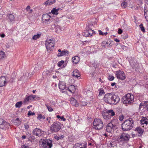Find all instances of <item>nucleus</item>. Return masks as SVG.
Returning <instances> with one entry per match:
<instances>
[{
	"label": "nucleus",
	"mask_w": 148,
	"mask_h": 148,
	"mask_svg": "<svg viewBox=\"0 0 148 148\" xmlns=\"http://www.w3.org/2000/svg\"><path fill=\"white\" fill-rule=\"evenodd\" d=\"M87 94H90L91 95H92V93L91 92H90L89 91H88L87 92Z\"/></svg>",
	"instance_id": "774afa93"
},
{
	"label": "nucleus",
	"mask_w": 148,
	"mask_h": 148,
	"mask_svg": "<svg viewBox=\"0 0 148 148\" xmlns=\"http://www.w3.org/2000/svg\"><path fill=\"white\" fill-rule=\"evenodd\" d=\"M148 11L144 7V14L147 13Z\"/></svg>",
	"instance_id": "e2e57ef3"
},
{
	"label": "nucleus",
	"mask_w": 148,
	"mask_h": 148,
	"mask_svg": "<svg viewBox=\"0 0 148 148\" xmlns=\"http://www.w3.org/2000/svg\"><path fill=\"white\" fill-rule=\"evenodd\" d=\"M106 128L107 132L110 133L114 129H116V126L115 125H113L112 123H110L107 125Z\"/></svg>",
	"instance_id": "f8f14e48"
},
{
	"label": "nucleus",
	"mask_w": 148,
	"mask_h": 148,
	"mask_svg": "<svg viewBox=\"0 0 148 148\" xmlns=\"http://www.w3.org/2000/svg\"><path fill=\"white\" fill-rule=\"evenodd\" d=\"M138 134V136H141L143 134L144 130L141 127H136L135 130Z\"/></svg>",
	"instance_id": "6ab92c4d"
},
{
	"label": "nucleus",
	"mask_w": 148,
	"mask_h": 148,
	"mask_svg": "<svg viewBox=\"0 0 148 148\" xmlns=\"http://www.w3.org/2000/svg\"><path fill=\"white\" fill-rule=\"evenodd\" d=\"M99 95H101L103 94H104L105 93L104 90L103 89L100 88L99 90Z\"/></svg>",
	"instance_id": "4c0bfd02"
},
{
	"label": "nucleus",
	"mask_w": 148,
	"mask_h": 148,
	"mask_svg": "<svg viewBox=\"0 0 148 148\" xmlns=\"http://www.w3.org/2000/svg\"><path fill=\"white\" fill-rule=\"evenodd\" d=\"M24 126L25 127V128L26 129H28L29 127V125L27 124H24Z\"/></svg>",
	"instance_id": "6e6d98bb"
},
{
	"label": "nucleus",
	"mask_w": 148,
	"mask_h": 148,
	"mask_svg": "<svg viewBox=\"0 0 148 148\" xmlns=\"http://www.w3.org/2000/svg\"><path fill=\"white\" fill-rule=\"evenodd\" d=\"M128 37L127 35V34H123L121 36V38L123 39H125Z\"/></svg>",
	"instance_id": "37998d69"
},
{
	"label": "nucleus",
	"mask_w": 148,
	"mask_h": 148,
	"mask_svg": "<svg viewBox=\"0 0 148 148\" xmlns=\"http://www.w3.org/2000/svg\"><path fill=\"white\" fill-rule=\"evenodd\" d=\"M111 43L110 41H103L101 43V46L104 47V48H106L109 47Z\"/></svg>",
	"instance_id": "412c9836"
},
{
	"label": "nucleus",
	"mask_w": 148,
	"mask_h": 148,
	"mask_svg": "<svg viewBox=\"0 0 148 148\" xmlns=\"http://www.w3.org/2000/svg\"><path fill=\"white\" fill-rule=\"evenodd\" d=\"M54 41L52 39H47L45 41V45L47 50L48 51L52 50L54 46Z\"/></svg>",
	"instance_id": "0eeeda50"
},
{
	"label": "nucleus",
	"mask_w": 148,
	"mask_h": 148,
	"mask_svg": "<svg viewBox=\"0 0 148 148\" xmlns=\"http://www.w3.org/2000/svg\"><path fill=\"white\" fill-rule=\"evenodd\" d=\"M5 36V34H1L0 35L1 37L2 38L4 37Z\"/></svg>",
	"instance_id": "69168bd1"
},
{
	"label": "nucleus",
	"mask_w": 148,
	"mask_h": 148,
	"mask_svg": "<svg viewBox=\"0 0 148 148\" xmlns=\"http://www.w3.org/2000/svg\"><path fill=\"white\" fill-rule=\"evenodd\" d=\"M134 126V121L132 118L125 120L122 124V129L124 131H127L131 129Z\"/></svg>",
	"instance_id": "f257e3e1"
},
{
	"label": "nucleus",
	"mask_w": 148,
	"mask_h": 148,
	"mask_svg": "<svg viewBox=\"0 0 148 148\" xmlns=\"http://www.w3.org/2000/svg\"><path fill=\"white\" fill-rule=\"evenodd\" d=\"M107 112L110 116L111 115V116H113L115 114L114 112L112 110H108Z\"/></svg>",
	"instance_id": "c9c22d12"
},
{
	"label": "nucleus",
	"mask_w": 148,
	"mask_h": 148,
	"mask_svg": "<svg viewBox=\"0 0 148 148\" xmlns=\"http://www.w3.org/2000/svg\"><path fill=\"white\" fill-rule=\"evenodd\" d=\"M70 103L73 106L75 107H77L78 106L77 101L74 98H71L70 99Z\"/></svg>",
	"instance_id": "b1692460"
},
{
	"label": "nucleus",
	"mask_w": 148,
	"mask_h": 148,
	"mask_svg": "<svg viewBox=\"0 0 148 148\" xmlns=\"http://www.w3.org/2000/svg\"><path fill=\"white\" fill-rule=\"evenodd\" d=\"M108 78L110 81H112L114 79V77L113 76L109 75L108 76Z\"/></svg>",
	"instance_id": "a18cd8bd"
},
{
	"label": "nucleus",
	"mask_w": 148,
	"mask_h": 148,
	"mask_svg": "<svg viewBox=\"0 0 148 148\" xmlns=\"http://www.w3.org/2000/svg\"><path fill=\"white\" fill-rule=\"evenodd\" d=\"M69 53V51L66 49H64L61 51V52L57 54V56L58 57L62 56L65 55L66 54H68Z\"/></svg>",
	"instance_id": "4be33fe9"
},
{
	"label": "nucleus",
	"mask_w": 148,
	"mask_h": 148,
	"mask_svg": "<svg viewBox=\"0 0 148 148\" xmlns=\"http://www.w3.org/2000/svg\"><path fill=\"white\" fill-rule=\"evenodd\" d=\"M7 17L10 22H14V16L12 14H8L7 15Z\"/></svg>",
	"instance_id": "bb28decb"
},
{
	"label": "nucleus",
	"mask_w": 148,
	"mask_h": 148,
	"mask_svg": "<svg viewBox=\"0 0 148 148\" xmlns=\"http://www.w3.org/2000/svg\"><path fill=\"white\" fill-rule=\"evenodd\" d=\"M5 76H2L0 77V87L5 86L6 82Z\"/></svg>",
	"instance_id": "a211bd4d"
},
{
	"label": "nucleus",
	"mask_w": 148,
	"mask_h": 148,
	"mask_svg": "<svg viewBox=\"0 0 148 148\" xmlns=\"http://www.w3.org/2000/svg\"><path fill=\"white\" fill-rule=\"evenodd\" d=\"M64 61L63 60H61L58 63V66L60 67L64 63Z\"/></svg>",
	"instance_id": "49530a36"
},
{
	"label": "nucleus",
	"mask_w": 148,
	"mask_h": 148,
	"mask_svg": "<svg viewBox=\"0 0 148 148\" xmlns=\"http://www.w3.org/2000/svg\"><path fill=\"white\" fill-rule=\"evenodd\" d=\"M127 5V3L125 2V1H123V2L121 3V5L122 7L123 8H126Z\"/></svg>",
	"instance_id": "ea45409f"
},
{
	"label": "nucleus",
	"mask_w": 148,
	"mask_h": 148,
	"mask_svg": "<svg viewBox=\"0 0 148 148\" xmlns=\"http://www.w3.org/2000/svg\"><path fill=\"white\" fill-rule=\"evenodd\" d=\"M72 60L74 64H77L79 61V57L78 56L73 57L72 58Z\"/></svg>",
	"instance_id": "393cba45"
},
{
	"label": "nucleus",
	"mask_w": 148,
	"mask_h": 148,
	"mask_svg": "<svg viewBox=\"0 0 148 148\" xmlns=\"http://www.w3.org/2000/svg\"><path fill=\"white\" fill-rule=\"evenodd\" d=\"M116 145V143L114 142L111 141L108 144V146L111 148L112 147H115Z\"/></svg>",
	"instance_id": "7c9ffc66"
},
{
	"label": "nucleus",
	"mask_w": 148,
	"mask_h": 148,
	"mask_svg": "<svg viewBox=\"0 0 148 148\" xmlns=\"http://www.w3.org/2000/svg\"><path fill=\"white\" fill-rule=\"evenodd\" d=\"M62 125L59 122H55L51 126V130L53 132H57L61 129Z\"/></svg>",
	"instance_id": "39448f33"
},
{
	"label": "nucleus",
	"mask_w": 148,
	"mask_h": 148,
	"mask_svg": "<svg viewBox=\"0 0 148 148\" xmlns=\"http://www.w3.org/2000/svg\"><path fill=\"white\" fill-rule=\"evenodd\" d=\"M145 105L147 108V110L148 111V101H146L145 103Z\"/></svg>",
	"instance_id": "603ef678"
},
{
	"label": "nucleus",
	"mask_w": 148,
	"mask_h": 148,
	"mask_svg": "<svg viewBox=\"0 0 148 148\" xmlns=\"http://www.w3.org/2000/svg\"><path fill=\"white\" fill-rule=\"evenodd\" d=\"M36 97L35 95H31L27 96L25 98V99L23 103L25 104L27 103V102L29 101L34 100V97Z\"/></svg>",
	"instance_id": "f3484780"
},
{
	"label": "nucleus",
	"mask_w": 148,
	"mask_h": 148,
	"mask_svg": "<svg viewBox=\"0 0 148 148\" xmlns=\"http://www.w3.org/2000/svg\"><path fill=\"white\" fill-rule=\"evenodd\" d=\"M40 99V98L37 96L36 95V97H34V100H38Z\"/></svg>",
	"instance_id": "3c124183"
},
{
	"label": "nucleus",
	"mask_w": 148,
	"mask_h": 148,
	"mask_svg": "<svg viewBox=\"0 0 148 148\" xmlns=\"http://www.w3.org/2000/svg\"><path fill=\"white\" fill-rule=\"evenodd\" d=\"M123 32V31L121 29H118V33L119 34H121Z\"/></svg>",
	"instance_id": "bf43d9fd"
},
{
	"label": "nucleus",
	"mask_w": 148,
	"mask_h": 148,
	"mask_svg": "<svg viewBox=\"0 0 148 148\" xmlns=\"http://www.w3.org/2000/svg\"><path fill=\"white\" fill-rule=\"evenodd\" d=\"M22 102L21 101L18 102L16 103L15 104V107L16 108H19L21 106Z\"/></svg>",
	"instance_id": "e433bc0d"
},
{
	"label": "nucleus",
	"mask_w": 148,
	"mask_h": 148,
	"mask_svg": "<svg viewBox=\"0 0 148 148\" xmlns=\"http://www.w3.org/2000/svg\"><path fill=\"white\" fill-rule=\"evenodd\" d=\"M73 75L76 78H78L80 76V74L78 70L75 69L73 72Z\"/></svg>",
	"instance_id": "a878e982"
},
{
	"label": "nucleus",
	"mask_w": 148,
	"mask_h": 148,
	"mask_svg": "<svg viewBox=\"0 0 148 148\" xmlns=\"http://www.w3.org/2000/svg\"><path fill=\"white\" fill-rule=\"evenodd\" d=\"M103 126V122L99 119L96 118L93 122V127L97 130L102 129Z\"/></svg>",
	"instance_id": "7ed1b4c3"
},
{
	"label": "nucleus",
	"mask_w": 148,
	"mask_h": 148,
	"mask_svg": "<svg viewBox=\"0 0 148 148\" xmlns=\"http://www.w3.org/2000/svg\"><path fill=\"white\" fill-rule=\"evenodd\" d=\"M56 1V0H48L45 2L44 4L46 5H49L53 4Z\"/></svg>",
	"instance_id": "c85d7f7f"
},
{
	"label": "nucleus",
	"mask_w": 148,
	"mask_h": 148,
	"mask_svg": "<svg viewBox=\"0 0 148 148\" xmlns=\"http://www.w3.org/2000/svg\"><path fill=\"white\" fill-rule=\"evenodd\" d=\"M10 126V124L3 119H0V128L2 129H6Z\"/></svg>",
	"instance_id": "ddd939ff"
},
{
	"label": "nucleus",
	"mask_w": 148,
	"mask_h": 148,
	"mask_svg": "<svg viewBox=\"0 0 148 148\" xmlns=\"http://www.w3.org/2000/svg\"><path fill=\"white\" fill-rule=\"evenodd\" d=\"M92 25H87L86 27L85 31L83 33V35L85 37H90L92 36V34L95 33V32L91 29Z\"/></svg>",
	"instance_id": "20e7f679"
},
{
	"label": "nucleus",
	"mask_w": 148,
	"mask_h": 148,
	"mask_svg": "<svg viewBox=\"0 0 148 148\" xmlns=\"http://www.w3.org/2000/svg\"><path fill=\"white\" fill-rule=\"evenodd\" d=\"M39 144L40 148H51L52 147V142L50 140L41 139Z\"/></svg>",
	"instance_id": "f03ea898"
},
{
	"label": "nucleus",
	"mask_w": 148,
	"mask_h": 148,
	"mask_svg": "<svg viewBox=\"0 0 148 148\" xmlns=\"http://www.w3.org/2000/svg\"><path fill=\"white\" fill-rule=\"evenodd\" d=\"M102 115L104 119L106 120L109 119H110V116L109 115L108 112H102Z\"/></svg>",
	"instance_id": "cd10ccee"
},
{
	"label": "nucleus",
	"mask_w": 148,
	"mask_h": 148,
	"mask_svg": "<svg viewBox=\"0 0 148 148\" xmlns=\"http://www.w3.org/2000/svg\"><path fill=\"white\" fill-rule=\"evenodd\" d=\"M42 115L41 114L39 115L37 118V119L40 120L42 119Z\"/></svg>",
	"instance_id": "864d4df0"
},
{
	"label": "nucleus",
	"mask_w": 148,
	"mask_h": 148,
	"mask_svg": "<svg viewBox=\"0 0 148 148\" xmlns=\"http://www.w3.org/2000/svg\"><path fill=\"white\" fill-rule=\"evenodd\" d=\"M66 85L65 82H60L59 83V89L63 90L66 88Z\"/></svg>",
	"instance_id": "5701e85b"
},
{
	"label": "nucleus",
	"mask_w": 148,
	"mask_h": 148,
	"mask_svg": "<svg viewBox=\"0 0 148 148\" xmlns=\"http://www.w3.org/2000/svg\"><path fill=\"white\" fill-rule=\"evenodd\" d=\"M141 29V30L143 32L145 33V31L144 27L143 26V24H141L139 25Z\"/></svg>",
	"instance_id": "a19ab883"
},
{
	"label": "nucleus",
	"mask_w": 148,
	"mask_h": 148,
	"mask_svg": "<svg viewBox=\"0 0 148 148\" xmlns=\"http://www.w3.org/2000/svg\"><path fill=\"white\" fill-rule=\"evenodd\" d=\"M87 48H84L82 50V53L83 54H85L88 53V51H86Z\"/></svg>",
	"instance_id": "79ce46f5"
},
{
	"label": "nucleus",
	"mask_w": 148,
	"mask_h": 148,
	"mask_svg": "<svg viewBox=\"0 0 148 148\" xmlns=\"http://www.w3.org/2000/svg\"><path fill=\"white\" fill-rule=\"evenodd\" d=\"M16 121H17L18 122V123L17 124H16V125H18L20 124V121H19V119L18 118H17L16 119Z\"/></svg>",
	"instance_id": "4d7b16f0"
},
{
	"label": "nucleus",
	"mask_w": 148,
	"mask_h": 148,
	"mask_svg": "<svg viewBox=\"0 0 148 148\" xmlns=\"http://www.w3.org/2000/svg\"><path fill=\"white\" fill-rule=\"evenodd\" d=\"M144 16L147 21L148 22V12L147 13L144 14Z\"/></svg>",
	"instance_id": "8fccbe9b"
},
{
	"label": "nucleus",
	"mask_w": 148,
	"mask_h": 148,
	"mask_svg": "<svg viewBox=\"0 0 148 148\" xmlns=\"http://www.w3.org/2000/svg\"><path fill=\"white\" fill-rule=\"evenodd\" d=\"M28 115L29 116H31V115H35V113H34L30 111H29L28 113Z\"/></svg>",
	"instance_id": "09e8293b"
},
{
	"label": "nucleus",
	"mask_w": 148,
	"mask_h": 148,
	"mask_svg": "<svg viewBox=\"0 0 148 148\" xmlns=\"http://www.w3.org/2000/svg\"><path fill=\"white\" fill-rule=\"evenodd\" d=\"M51 17L47 14H44L42 17V22L44 24H49L51 21Z\"/></svg>",
	"instance_id": "6e6552de"
},
{
	"label": "nucleus",
	"mask_w": 148,
	"mask_h": 148,
	"mask_svg": "<svg viewBox=\"0 0 148 148\" xmlns=\"http://www.w3.org/2000/svg\"><path fill=\"white\" fill-rule=\"evenodd\" d=\"M45 106H46L49 112H52L53 111V109L52 108L51 106H50L48 103H45Z\"/></svg>",
	"instance_id": "473e14b6"
},
{
	"label": "nucleus",
	"mask_w": 148,
	"mask_h": 148,
	"mask_svg": "<svg viewBox=\"0 0 148 148\" xmlns=\"http://www.w3.org/2000/svg\"><path fill=\"white\" fill-rule=\"evenodd\" d=\"M114 40L115 41H116V42H119V40L117 38L114 39Z\"/></svg>",
	"instance_id": "338daca9"
},
{
	"label": "nucleus",
	"mask_w": 148,
	"mask_h": 148,
	"mask_svg": "<svg viewBox=\"0 0 148 148\" xmlns=\"http://www.w3.org/2000/svg\"><path fill=\"white\" fill-rule=\"evenodd\" d=\"M30 6L28 5L27 6V7H26V10L27 11H29L30 10Z\"/></svg>",
	"instance_id": "052dcab7"
},
{
	"label": "nucleus",
	"mask_w": 148,
	"mask_h": 148,
	"mask_svg": "<svg viewBox=\"0 0 148 148\" xmlns=\"http://www.w3.org/2000/svg\"><path fill=\"white\" fill-rule=\"evenodd\" d=\"M70 89H71L73 92H74L75 90V87L73 85H71L70 87Z\"/></svg>",
	"instance_id": "de8ad7c7"
},
{
	"label": "nucleus",
	"mask_w": 148,
	"mask_h": 148,
	"mask_svg": "<svg viewBox=\"0 0 148 148\" xmlns=\"http://www.w3.org/2000/svg\"><path fill=\"white\" fill-rule=\"evenodd\" d=\"M86 143L80 144L77 143L75 144V148H86Z\"/></svg>",
	"instance_id": "aec40b11"
},
{
	"label": "nucleus",
	"mask_w": 148,
	"mask_h": 148,
	"mask_svg": "<svg viewBox=\"0 0 148 148\" xmlns=\"http://www.w3.org/2000/svg\"><path fill=\"white\" fill-rule=\"evenodd\" d=\"M28 147L25 146V145H23L22 147L21 148H27Z\"/></svg>",
	"instance_id": "0e129e2a"
},
{
	"label": "nucleus",
	"mask_w": 148,
	"mask_h": 148,
	"mask_svg": "<svg viewBox=\"0 0 148 148\" xmlns=\"http://www.w3.org/2000/svg\"><path fill=\"white\" fill-rule=\"evenodd\" d=\"M57 117L58 118H60L61 120H62L63 121H65L66 119L65 118H64L63 116H60L58 115L57 116Z\"/></svg>",
	"instance_id": "c03bdc74"
},
{
	"label": "nucleus",
	"mask_w": 148,
	"mask_h": 148,
	"mask_svg": "<svg viewBox=\"0 0 148 148\" xmlns=\"http://www.w3.org/2000/svg\"><path fill=\"white\" fill-rule=\"evenodd\" d=\"M58 10L59 9H56L55 8H54L51 11V12L52 14L57 15L58 14Z\"/></svg>",
	"instance_id": "2f4dec72"
},
{
	"label": "nucleus",
	"mask_w": 148,
	"mask_h": 148,
	"mask_svg": "<svg viewBox=\"0 0 148 148\" xmlns=\"http://www.w3.org/2000/svg\"><path fill=\"white\" fill-rule=\"evenodd\" d=\"M113 94L108 93L106 94L103 98L104 101L106 103L111 104Z\"/></svg>",
	"instance_id": "1a4fd4ad"
},
{
	"label": "nucleus",
	"mask_w": 148,
	"mask_h": 148,
	"mask_svg": "<svg viewBox=\"0 0 148 148\" xmlns=\"http://www.w3.org/2000/svg\"><path fill=\"white\" fill-rule=\"evenodd\" d=\"M124 118V116L123 115L120 116L119 117V120L120 121H122L123 120Z\"/></svg>",
	"instance_id": "5fc2aeb1"
},
{
	"label": "nucleus",
	"mask_w": 148,
	"mask_h": 148,
	"mask_svg": "<svg viewBox=\"0 0 148 148\" xmlns=\"http://www.w3.org/2000/svg\"><path fill=\"white\" fill-rule=\"evenodd\" d=\"M41 36L40 34H38L36 35H34L32 37V39L33 40H36L37 39L39 38Z\"/></svg>",
	"instance_id": "72a5a7b5"
},
{
	"label": "nucleus",
	"mask_w": 148,
	"mask_h": 148,
	"mask_svg": "<svg viewBox=\"0 0 148 148\" xmlns=\"http://www.w3.org/2000/svg\"><path fill=\"white\" fill-rule=\"evenodd\" d=\"M64 138V136L61 135L58 136H56L54 137V138L56 140H58L60 139H62Z\"/></svg>",
	"instance_id": "58836bf2"
},
{
	"label": "nucleus",
	"mask_w": 148,
	"mask_h": 148,
	"mask_svg": "<svg viewBox=\"0 0 148 148\" xmlns=\"http://www.w3.org/2000/svg\"><path fill=\"white\" fill-rule=\"evenodd\" d=\"M115 75L117 78L118 79L124 80L125 78V75L123 71L119 70L116 71Z\"/></svg>",
	"instance_id": "9d476101"
},
{
	"label": "nucleus",
	"mask_w": 148,
	"mask_h": 148,
	"mask_svg": "<svg viewBox=\"0 0 148 148\" xmlns=\"http://www.w3.org/2000/svg\"><path fill=\"white\" fill-rule=\"evenodd\" d=\"M134 100V96L132 94L128 93L123 97L122 102L123 103H129Z\"/></svg>",
	"instance_id": "423d86ee"
},
{
	"label": "nucleus",
	"mask_w": 148,
	"mask_h": 148,
	"mask_svg": "<svg viewBox=\"0 0 148 148\" xmlns=\"http://www.w3.org/2000/svg\"><path fill=\"white\" fill-rule=\"evenodd\" d=\"M98 32L99 33V34L101 35H104V33L102 32L101 30H99Z\"/></svg>",
	"instance_id": "13d9d810"
},
{
	"label": "nucleus",
	"mask_w": 148,
	"mask_h": 148,
	"mask_svg": "<svg viewBox=\"0 0 148 148\" xmlns=\"http://www.w3.org/2000/svg\"><path fill=\"white\" fill-rule=\"evenodd\" d=\"M49 75V73L48 71H44L42 73V75L43 77L47 78L48 77Z\"/></svg>",
	"instance_id": "c756f323"
},
{
	"label": "nucleus",
	"mask_w": 148,
	"mask_h": 148,
	"mask_svg": "<svg viewBox=\"0 0 148 148\" xmlns=\"http://www.w3.org/2000/svg\"><path fill=\"white\" fill-rule=\"evenodd\" d=\"M130 138V136L128 134L123 133L120 136V139L121 141L126 142L129 140Z\"/></svg>",
	"instance_id": "9b49d317"
},
{
	"label": "nucleus",
	"mask_w": 148,
	"mask_h": 148,
	"mask_svg": "<svg viewBox=\"0 0 148 148\" xmlns=\"http://www.w3.org/2000/svg\"><path fill=\"white\" fill-rule=\"evenodd\" d=\"M142 119L140 120L141 125H143V127H144L145 126H146L148 124V119L146 117L142 116Z\"/></svg>",
	"instance_id": "dca6fc26"
},
{
	"label": "nucleus",
	"mask_w": 148,
	"mask_h": 148,
	"mask_svg": "<svg viewBox=\"0 0 148 148\" xmlns=\"http://www.w3.org/2000/svg\"><path fill=\"white\" fill-rule=\"evenodd\" d=\"M111 104L115 105L118 103L120 100L119 97L113 94Z\"/></svg>",
	"instance_id": "4468645a"
},
{
	"label": "nucleus",
	"mask_w": 148,
	"mask_h": 148,
	"mask_svg": "<svg viewBox=\"0 0 148 148\" xmlns=\"http://www.w3.org/2000/svg\"><path fill=\"white\" fill-rule=\"evenodd\" d=\"M44 132L39 128H36L33 131V134L34 135L37 136H40L42 134V133Z\"/></svg>",
	"instance_id": "2eb2a0df"
},
{
	"label": "nucleus",
	"mask_w": 148,
	"mask_h": 148,
	"mask_svg": "<svg viewBox=\"0 0 148 148\" xmlns=\"http://www.w3.org/2000/svg\"><path fill=\"white\" fill-rule=\"evenodd\" d=\"M67 89L69 91H70L71 93L73 92V91L72 90L70 89V88L69 87V88H67Z\"/></svg>",
	"instance_id": "680f3d73"
},
{
	"label": "nucleus",
	"mask_w": 148,
	"mask_h": 148,
	"mask_svg": "<svg viewBox=\"0 0 148 148\" xmlns=\"http://www.w3.org/2000/svg\"><path fill=\"white\" fill-rule=\"evenodd\" d=\"M5 53L1 51H0V60L2 59L5 57Z\"/></svg>",
	"instance_id": "f704fd0d"
}]
</instances>
